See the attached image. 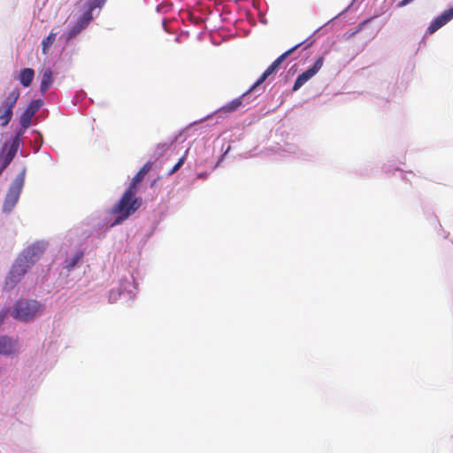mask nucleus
Here are the masks:
<instances>
[{"instance_id":"12","label":"nucleus","mask_w":453,"mask_h":453,"mask_svg":"<svg viewBox=\"0 0 453 453\" xmlns=\"http://www.w3.org/2000/svg\"><path fill=\"white\" fill-rule=\"evenodd\" d=\"M451 19H453V7L449 10L443 12L439 17H437L428 27L427 32L428 34H434L446 23H448Z\"/></svg>"},{"instance_id":"8","label":"nucleus","mask_w":453,"mask_h":453,"mask_svg":"<svg viewBox=\"0 0 453 453\" xmlns=\"http://www.w3.org/2000/svg\"><path fill=\"white\" fill-rule=\"evenodd\" d=\"M45 249L46 245L44 243L36 242L24 250L19 257L24 258V261L31 267L41 257Z\"/></svg>"},{"instance_id":"10","label":"nucleus","mask_w":453,"mask_h":453,"mask_svg":"<svg viewBox=\"0 0 453 453\" xmlns=\"http://www.w3.org/2000/svg\"><path fill=\"white\" fill-rule=\"evenodd\" d=\"M94 19L93 13H89V12H85L81 17H80L77 22L72 27L69 32L66 35V40L69 41L79 35L82 30H84L89 23Z\"/></svg>"},{"instance_id":"2","label":"nucleus","mask_w":453,"mask_h":453,"mask_svg":"<svg viewBox=\"0 0 453 453\" xmlns=\"http://www.w3.org/2000/svg\"><path fill=\"white\" fill-rule=\"evenodd\" d=\"M135 193L136 191L127 188L119 201L112 206L111 212L118 216L111 223V226L121 224L141 207L142 198L135 197Z\"/></svg>"},{"instance_id":"16","label":"nucleus","mask_w":453,"mask_h":453,"mask_svg":"<svg viewBox=\"0 0 453 453\" xmlns=\"http://www.w3.org/2000/svg\"><path fill=\"white\" fill-rule=\"evenodd\" d=\"M34 77L35 71L32 68L27 67L19 71L18 80L23 87L27 88L31 85Z\"/></svg>"},{"instance_id":"13","label":"nucleus","mask_w":453,"mask_h":453,"mask_svg":"<svg viewBox=\"0 0 453 453\" xmlns=\"http://www.w3.org/2000/svg\"><path fill=\"white\" fill-rule=\"evenodd\" d=\"M18 342L6 335L0 336V355L11 356L16 353Z\"/></svg>"},{"instance_id":"17","label":"nucleus","mask_w":453,"mask_h":453,"mask_svg":"<svg viewBox=\"0 0 453 453\" xmlns=\"http://www.w3.org/2000/svg\"><path fill=\"white\" fill-rule=\"evenodd\" d=\"M57 35L58 34L56 32L51 31L50 33V35L45 39L42 40V54H44V55L48 54L49 49L54 43V42L56 40V37H57Z\"/></svg>"},{"instance_id":"14","label":"nucleus","mask_w":453,"mask_h":453,"mask_svg":"<svg viewBox=\"0 0 453 453\" xmlns=\"http://www.w3.org/2000/svg\"><path fill=\"white\" fill-rule=\"evenodd\" d=\"M53 83V73L50 67L44 68L42 73V80L40 84V90L42 94L46 93V91L51 87Z\"/></svg>"},{"instance_id":"21","label":"nucleus","mask_w":453,"mask_h":453,"mask_svg":"<svg viewBox=\"0 0 453 453\" xmlns=\"http://www.w3.org/2000/svg\"><path fill=\"white\" fill-rule=\"evenodd\" d=\"M6 317V311H0V325L3 323L4 319H5Z\"/></svg>"},{"instance_id":"1","label":"nucleus","mask_w":453,"mask_h":453,"mask_svg":"<svg viewBox=\"0 0 453 453\" xmlns=\"http://www.w3.org/2000/svg\"><path fill=\"white\" fill-rule=\"evenodd\" d=\"M305 42L298 43L289 49L288 50L285 51L283 54H281L280 57H278L262 73V75L259 77V79L253 84V86L245 93H243L241 96L232 100L228 104H225L221 108L219 109V112H222L225 114L232 113L235 111H237L243 103L244 97L253 89H255L257 86L262 84L272 73H273L280 65V64L291 54L293 53L296 49H298L300 46L304 44Z\"/></svg>"},{"instance_id":"23","label":"nucleus","mask_w":453,"mask_h":453,"mask_svg":"<svg viewBox=\"0 0 453 453\" xmlns=\"http://www.w3.org/2000/svg\"><path fill=\"white\" fill-rule=\"evenodd\" d=\"M156 183V180H154L152 183H151V187H153Z\"/></svg>"},{"instance_id":"9","label":"nucleus","mask_w":453,"mask_h":453,"mask_svg":"<svg viewBox=\"0 0 453 453\" xmlns=\"http://www.w3.org/2000/svg\"><path fill=\"white\" fill-rule=\"evenodd\" d=\"M42 105V101L41 99L33 100L29 104L27 108L24 111L19 118V124L22 128L26 129L29 127L31 124V119L39 111Z\"/></svg>"},{"instance_id":"22","label":"nucleus","mask_w":453,"mask_h":453,"mask_svg":"<svg viewBox=\"0 0 453 453\" xmlns=\"http://www.w3.org/2000/svg\"><path fill=\"white\" fill-rule=\"evenodd\" d=\"M311 42H308V43H306V44H305V46L303 47V49L305 50V49H307V48L311 47Z\"/></svg>"},{"instance_id":"20","label":"nucleus","mask_w":453,"mask_h":453,"mask_svg":"<svg viewBox=\"0 0 453 453\" xmlns=\"http://www.w3.org/2000/svg\"><path fill=\"white\" fill-rule=\"evenodd\" d=\"M184 159H185L184 157L180 158V160L174 165L173 169L169 172V175L174 173L175 172H177L181 167V165L184 163Z\"/></svg>"},{"instance_id":"19","label":"nucleus","mask_w":453,"mask_h":453,"mask_svg":"<svg viewBox=\"0 0 453 453\" xmlns=\"http://www.w3.org/2000/svg\"><path fill=\"white\" fill-rule=\"evenodd\" d=\"M82 256V252L76 253L74 257L67 263L65 267L69 270L73 268L77 265V263L81 259Z\"/></svg>"},{"instance_id":"11","label":"nucleus","mask_w":453,"mask_h":453,"mask_svg":"<svg viewBox=\"0 0 453 453\" xmlns=\"http://www.w3.org/2000/svg\"><path fill=\"white\" fill-rule=\"evenodd\" d=\"M19 145V140L18 137H15L13 139V141L12 142V143L9 145V147L7 149L4 148L3 150L4 156H3V163H2V165L0 168V173L3 170H4L10 165V163L12 161V159L14 158V157L18 151Z\"/></svg>"},{"instance_id":"18","label":"nucleus","mask_w":453,"mask_h":453,"mask_svg":"<svg viewBox=\"0 0 453 453\" xmlns=\"http://www.w3.org/2000/svg\"><path fill=\"white\" fill-rule=\"evenodd\" d=\"M106 0H86L87 10L86 12H89L92 13L95 9H102L105 4Z\"/></svg>"},{"instance_id":"5","label":"nucleus","mask_w":453,"mask_h":453,"mask_svg":"<svg viewBox=\"0 0 453 453\" xmlns=\"http://www.w3.org/2000/svg\"><path fill=\"white\" fill-rule=\"evenodd\" d=\"M25 170H23L13 180L9 188L4 203V211H11L17 203L20 192L24 186Z\"/></svg>"},{"instance_id":"3","label":"nucleus","mask_w":453,"mask_h":453,"mask_svg":"<svg viewBox=\"0 0 453 453\" xmlns=\"http://www.w3.org/2000/svg\"><path fill=\"white\" fill-rule=\"evenodd\" d=\"M42 311V305L35 300H19L15 303L12 316L21 321L33 319Z\"/></svg>"},{"instance_id":"15","label":"nucleus","mask_w":453,"mask_h":453,"mask_svg":"<svg viewBox=\"0 0 453 453\" xmlns=\"http://www.w3.org/2000/svg\"><path fill=\"white\" fill-rule=\"evenodd\" d=\"M152 163L147 162L132 179L128 188L136 191V185L144 179L145 175L150 171Z\"/></svg>"},{"instance_id":"6","label":"nucleus","mask_w":453,"mask_h":453,"mask_svg":"<svg viewBox=\"0 0 453 453\" xmlns=\"http://www.w3.org/2000/svg\"><path fill=\"white\" fill-rule=\"evenodd\" d=\"M30 266L19 256L13 264L12 270L5 280V288L8 289L13 288L25 275Z\"/></svg>"},{"instance_id":"7","label":"nucleus","mask_w":453,"mask_h":453,"mask_svg":"<svg viewBox=\"0 0 453 453\" xmlns=\"http://www.w3.org/2000/svg\"><path fill=\"white\" fill-rule=\"evenodd\" d=\"M323 65L324 57H319L311 68L297 76L292 89L294 91L298 90L322 68Z\"/></svg>"},{"instance_id":"4","label":"nucleus","mask_w":453,"mask_h":453,"mask_svg":"<svg viewBox=\"0 0 453 453\" xmlns=\"http://www.w3.org/2000/svg\"><path fill=\"white\" fill-rule=\"evenodd\" d=\"M20 96L18 88H12L3 100L0 105V122L1 126L5 127L9 124L12 117V110Z\"/></svg>"}]
</instances>
